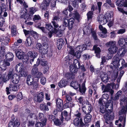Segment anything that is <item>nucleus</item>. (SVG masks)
<instances>
[{"label": "nucleus", "mask_w": 127, "mask_h": 127, "mask_svg": "<svg viewBox=\"0 0 127 127\" xmlns=\"http://www.w3.org/2000/svg\"><path fill=\"white\" fill-rule=\"evenodd\" d=\"M127 111V105L125 106L124 110L123 108L119 112L120 115H123V116H120L119 117V120H116L115 121V124L118 125V123L119 121L121 122L123 121L122 125L121 123H120L119 125V127H125L126 121V114Z\"/></svg>", "instance_id": "39448f33"}, {"label": "nucleus", "mask_w": 127, "mask_h": 127, "mask_svg": "<svg viewBox=\"0 0 127 127\" xmlns=\"http://www.w3.org/2000/svg\"><path fill=\"white\" fill-rule=\"evenodd\" d=\"M56 106L59 108H61L63 106V100L57 98L56 100Z\"/></svg>", "instance_id": "a18cd8bd"}, {"label": "nucleus", "mask_w": 127, "mask_h": 127, "mask_svg": "<svg viewBox=\"0 0 127 127\" xmlns=\"http://www.w3.org/2000/svg\"><path fill=\"white\" fill-rule=\"evenodd\" d=\"M109 97V95L108 94H103L102 97V98H101V99L103 101H104V103L105 104L107 103V102L108 103V102L109 101V103H110V101H111V102L113 104V102L111 100H110V101H109L108 102H107V101H108V99Z\"/></svg>", "instance_id": "79ce46f5"}, {"label": "nucleus", "mask_w": 127, "mask_h": 127, "mask_svg": "<svg viewBox=\"0 0 127 127\" xmlns=\"http://www.w3.org/2000/svg\"><path fill=\"white\" fill-rule=\"evenodd\" d=\"M116 31L117 32V34H122L125 32L126 30L125 28H123L122 29H120Z\"/></svg>", "instance_id": "5fc2aeb1"}, {"label": "nucleus", "mask_w": 127, "mask_h": 127, "mask_svg": "<svg viewBox=\"0 0 127 127\" xmlns=\"http://www.w3.org/2000/svg\"><path fill=\"white\" fill-rule=\"evenodd\" d=\"M68 10L70 12L69 16L70 17L72 16L75 17L77 20H78L80 18L79 14L78 13L77 11H75L73 12V13L71 12L73 10V8L72 7L69 5L68 6Z\"/></svg>", "instance_id": "6ab92c4d"}, {"label": "nucleus", "mask_w": 127, "mask_h": 127, "mask_svg": "<svg viewBox=\"0 0 127 127\" xmlns=\"http://www.w3.org/2000/svg\"><path fill=\"white\" fill-rule=\"evenodd\" d=\"M4 48L2 46L0 48V59H2V57H4L5 55V51Z\"/></svg>", "instance_id": "09e8293b"}, {"label": "nucleus", "mask_w": 127, "mask_h": 127, "mask_svg": "<svg viewBox=\"0 0 127 127\" xmlns=\"http://www.w3.org/2000/svg\"><path fill=\"white\" fill-rule=\"evenodd\" d=\"M62 118H61V120L62 122H63V120L64 118V117H63V116L64 117L65 120L66 121H68L70 118V115H68L67 112L65 111H64L63 112V113H62Z\"/></svg>", "instance_id": "e433bc0d"}, {"label": "nucleus", "mask_w": 127, "mask_h": 127, "mask_svg": "<svg viewBox=\"0 0 127 127\" xmlns=\"http://www.w3.org/2000/svg\"><path fill=\"white\" fill-rule=\"evenodd\" d=\"M81 6V10L83 12L85 11L87 9V6L85 2L82 3L80 5Z\"/></svg>", "instance_id": "864d4df0"}, {"label": "nucleus", "mask_w": 127, "mask_h": 127, "mask_svg": "<svg viewBox=\"0 0 127 127\" xmlns=\"http://www.w3.org/2000/svg\"><path fill=\"white\" fill-rule=\"evenodd\" d=\"M60 11L58 10L56 11L54 13L51 23H52L54 27L56 28H58L59 26L57 23L56 21H59L60 19Z\"/></svg>", "instance_id": "9b49d317"}, {"label": "nucleus", "mask_w": 127, "mask_h": 127, "mask_svg": "<svg viewBox=\"0 0 127 127\" xmlns=\"http://www.w3.org/2000/svg\"><path fill=\"white\" fill-rule=\"evenodd\" d=\"M93 49L95 50V53L96 54V57L98 58H100V53L101 52L100 48L99 47H97L96 45H94Z\"/></svg>", "instance_id": "4c0bfd02"}, {"label": "nucleus", "mask_w": 127, "mask_h": 127, "mask_svg": "<svg viewBox=\"0 0 127 127\" xmlns=\"http://www.w3.org/2000/svg\"><path fill=\"white\" fill-rule=\"evenodd\" d=\"M26 80L27 83L28 85H31L33 84L34 79L31 77V75H29L27 76Z\"/></svg>", "instance_id": "c03bdc74"}, {"label": "nucleus", "mask_w": 127, "mask_h": 127, "mask_svg": "<svg viewBox=\"0 0 127 127\" xmlns=\"http://www.w3.org/2000/svg\"><path fill=\"white\" fill-rule=\"evenodd\" d=\"M31 39L30 37H28L26 39L25 43L27 46H31Z\"/></svg>", "instance_id": "13d9d810"}, {"label": "nucleus", "mask_w": 127, "mask_h": 127, "mask_svg": "<svg viewBox=\"0 0 127 127\" xmlns=\"http://www.w3.org/2000/svg\"><path fill=\"white\" fill-rule=\"evenodd\" d=\"M13 54L10 52L7 53L5 56H4V57H2V59H4L5 58L7 60H5L4 61H2L1 60L0 61V67L2 70H5L7 66H9L10 65V63L8 61H12L13 60Z\"/></svg>", "instance_id": "7ed1b4c3"}, {"label": "nucleus", "mask_w": 127, "mask_h": 127, "mask_svg": "<svg viewBox=\"0 0 127 127\" xmlns=\"http://www.w3.org/2000/svg\"><path fill=\"white\" fill-rule=\"evenodd\" d=\"M32 36L35 39H37L39 37V34L36 32L32 31L31 32Z\"/></svg>", "instance_id": "bf43d9fd"}, {"label": "nucleus", "mask_w": 127, "mask_h": 127, "mask_svg": "<svg viewBox=\"0 0 127 127\" xmlns=\"http://www.w3.org/2000/svg\"><path fill=\"white\" fill-rule=\"evenodd\" d=\"M26 110L27 112L29 114L28 117V119L31 118L32 119H35L36 121L39 119L42 123H44V125H46L47 119L44 116V114L43 113H39L38 116L37 117L36 116L33 110H30L28 109H27Z\"/></svg>", "instance_id": "f03ea898"}, {"label": "nucleus", "mask_w": 127, "mask_h": 127, "mask_svg": "<svg viewBox=\"0 0 127 127\" xmlns=\"http://www.w3.org/2000/svg\"><path fill=\"white\" fill-rule=\"evenodd\" d=\"M19 81V76L16 73H14V77L11 79V83L13 84H17Z\"/></svg>", "instance_id": "c85d7f7f"}, {"label": "nucleus", "mask_w": 127, "mask_h": 127, "mask_svg": "<svg viewBox=\"0 0 127 127\" xmlns=\"http://www.w3.org/2000/svg\"><path fill=\"white\" fill-rule=\"evenodd\" d=\"M114 117V114L112 113L111 115H110L108 114L104 116V118L105 119V124L106 125H108V127H114L112 123V120Z\"/></svg>", "instance_id": "f8f14e48"}, {"label": "nucleus", "mask_w": 127, "mask_h": 127, "mask_svg": "<svg viewBox=\"0 0 127 127\" xmlns=\"http://www.w3.org/2000/svg\"><path fill=\"white\" fill-rule=\"evenodd\" d=\"M82 108L83 112L85 114H90L93 109L92 106L89 102L88 103L82 107Z\"/></svg>", "instance_id": "aec40b11"}, {"label": "nucleus", "mask_w": 127, "mask_h": 127, "mask_svg": "<svg viewBox=\"0 0 127 127\" xmlns=\"http://www.w3.org/2000/svg\"><path fill=\"white\" fill-rule=\"evenodd\" d=\"M116 32V30L110 32V37L111 38H114L116 37V35L117 34V33Z\"/></svg>", "instance_id": "338daca9"}, {"label": "nucleus", "mask_w": 127, "mask_h": 127, "mask_svg": "<svg viewBox=\"0 0 127 127\" xmlns=\"http://www.w3.org/2000/svg\"><path fill=\"white\" fill-rule=\"evenodd\" d=\"M44 48L41 49V50L39 51L40 53L41 54V55H44L47 54L48 53V44L46 43H44L43 45Z\"/></svg>", "instance_id": "bb28decb"}, {"label": "nucleus", "mask_w": 127, "mask_h": 127, "mask_svg": "<svg viewBox=\"0 0 127 127\" xmlns=\"http://www.w3.org/2000/svg\"><path fill=\"white\" fill-rule=\"evenodd\" d=\"M66 77L64 76V77L59 82L58 86L60 88L65 87L67 85V82L69 81Z\"/></svg>", "instance_id": "a878e982"}, {"label": "nucleus", "mask_w": 127, "mask_h": 127, "mask_svg": "<svg viewBox=\"0 0 127 127\" xmlns=\"http://www.w3.org/2000/svg\"><path fill=\"white\" fill-rule=\"evenodd\" d=\"M106 45L107 47H110L108 49V51L110 54H112L115 53L118 50V48L116 45V42L114 41H111L107 42L106 44ZM112 57V55H111L110 58Z\"/></svg>", "instance_id": "6e6552de"}, {"label": "nucleus", "mask_w": 127, "mask_h": 127, "mask_svg": "<svg viewBox=\"0 0 127 127\" xmlns=\"http://www.w3.org/2000/svg\"><path fill=\"white\" fill-rule=\"evenodd\" d=\"M32 74L33 75L34 78H37V81H38L39 78H41L43 76V74L40 72L38 71L37 68L33 67L32 70Z\"/></svg>", "instance_id": "dca6fc26"}, {"label": "nucleus", "mask_w": 127, "mask_h": 127, "mask_svg": "<svg viewBox=\"0 0 127 127\" xmlns=\"http://www.w3.org/2000/svg\"><path fill=\"white\" fill-rule=\"evenodd\" d=\"M9 87H7L6 88V91L7 94L8 95L10 94V91H16L19 88V85L17 84H12V83H11L9 85Z\"/></svg>", "instance_id": "f3484780"}, {"label": "nucleus", "mask_w": 127, "mask_h": 127, "mask_svg": "<svg viewBox=\"0 0 127 127\" xmlns=\"http://www.w3.org/2000/svg\"><path fill=\"white\" fill-rule=\"evenodd\" d=\"M45 26L46 29L49 31H53V27L50 23H46Z\"/></svg>", "instance_id": "8fccbe9b"}, {"label": "nucleus", "mask_w": 127, "mask_h": 127, "mask_svg": "<svg viewBox=\"0 0 127 127\" xmlns=\"http://www.w3.org/2000/svg\"><path fill=\"white\" fill-rule=\"evenodd\" d=\"M116 5L119 7L124 6L127 7V2L124 0H116Z\"/></svg>", "instance_id": "72a5a7b5"}, {"label": "nucleus", "mask_w": 127, "mask_h": 127, "mask_svg": "<svg viewBox=\"0 0 127 127\" xmlns=\"http://www.w3.org/2000/svg\"><path fill=\"white\" fill-rule=\"evenodd\" d=\"M44 123H42L40 122H37L36 123L35 125V127H43L45 125H44Z\"/></svg>", "instance_id": "774afa93"}, {"label": "nucleus", "mask_w": 127, "mask_h": 127, "mask_svg": "<svg viewBox=\"0 0 127 127\" xmlns=\"http://www.w3.org/2000/svg\"><path fill=\"white\" fill-rule=\"evenodd\" d=\"M53 121L54 124L56 126H59L61 124V122L58 119H54Z\"/></svg>", "instance_id": "e2e57ef3"}, {"label": "nucleus", "mask_w": 127, "mask_h": 127, "mask_svg": "<svg viewBox=\"0 0 127 127\" xmlns=\"http://www.w3.org/2000/svg\"><path fill=\"white\" fill-rule=\"evenodd\" d=\"M72 73H66L65 74V77H66L67 80H69L70 79H74L75 77V75L72 72Z\"/></svg>", "instance_id": "a19ab883"}, {"label": "nucleus", "mask_w": 127, "mask_h": 127, "mask_svg": "<svg viewBox=\"0 0 127 127\" xmlns=\"http://www.w3.org/2000/svg\"><path fill=\"white\" fill-rule=\"evenodd\" d=\"M91 44V43H90L88 42L87 45L85 44H83L82 46H78L75 49L74 52H75L76 51L82 52L86 49Z\"/></svg>", "instance_id": "412c9836"}, {"label": "nucleus", "mask_w": 127, "mask_h": 127, "mask_svg": "<svg viewBox=\"0 0 127 127\" xmlns=\"http://www.w3.org/2000/svg\"><path fill=\"white\" fill-rule=\"evenodd\" d=\"M120 59L117 55H115L113 59L112 64L114 67L117 69L118 67L120 65L119 62Z\"/></svg>", "instance_id": "5701e85b"}, {"label": "nucleus", "mask_w": 127, "mask_h": 127, "mask_svg": "<svg viewBox=\"0 0 127 127\" xmlns=\"http://www.w3.org/2000/svg\"><path fill=\"white\" fill-rule=\"evenodd\" d=\"M119 45L122 48L127 47V38H120L118 41Z\"/></svg>", "instance_id": "4be33fe9"}, {"label": "nucleus", "mask_w": 127, "mask_h": 127, "mask_svg": "<svg viewBox=\"0 0 127 127\" xmlns=\"http://www.w3.org/2000/svg\"><path fill=\"white\" fill-rule=\"evenodd\" d=\"M93 15V12L92 11H89L87 14L88 20L89 21V22H90L91 21Z\"/></svg>", "instance_id": "603ef678"}, {"label": "nucleus", "mask_w": 127, "mask_h": 127, "mask_svg": "<svg viewBox=\"0 0 127 127\" xmlns=\"http://www.w3.org/2000/svg\"><path fill=\"white\" fill-rule=\"evenodd\" d=\"M110 103H109V101L107 103L104 104V105L103 104H101L100 106V112L102 113H104L106 112L104 116L107 114L110 115H111L112 113V112L113 108V105L111 101H110Z\"/></svg>", "instance_id": "20e7f679"}, {"label": "nucleus", "mask_w": 127, "mask_h": 127, "mask_svg": "<svg viewBox=\"0 0 127 127\" xmlns=\"http://www.w3.org/2000/svg\"><path fill=\"white\" fill-rule=\"evenodd\" d=\"M74 22L73 18H70L69 19L67 18H64V19L63 25L65 27L68 26L69 29L70 30L72 28Z\"/></svg>", "instance_id": "4468645a"}, {"label": "nucleus", "mask_w": 127, "mask_h": 127, "mask_svg": "<svg viewBox=\"0 0 127 127\" xmlns=\"http://www.w3.org/2000/svg\"><path fill=\"white\" fill-rule=\"evenodd\" d=\"M48 6H46L45 3L42 2L41 4L40 8L42 10H47V8Z\"/></svg>", "instance_id": "680f3d73"}, {"label": "nucleus", "mask_w": 127, "mask_h": 127, "mask_svg": "<svg viewBox=\"0 0 127 127\" xmlns=\"http://www.w3.org/2000/svg\"><path fill=\"white\" fill-rule=\"evenodd\" d=\"M86 114L84 119V122L86 123H89L90 122L92 118V115L90 114Z\"/></svg>", "instance_id": "37998d69"}, {"label": "nucleus", "mask_w": 127, "mask_h": 127, "mask_svg": "<svg viewBox=\"0 0 127 127\" xmlns=\"http://www.w3.org/2000/svg\"><path fill=\"white\" fill-rule=\"evenodd\" d=\"M20 125V123L18 120H16L15 121L13 122L10 121L8 124L9 127H16L19 126Z\"/></svg>", "instance_id": "c9c22d12"}, {"label": "nucleus", "mask_w": 127, "mask_h": 127, "mask_svg": "<svg viewBox=\"0 0 127 127\" xmlns=\"http://www.w3.org/2000/svg\"><path fill=\"white\" fill-rule=\"evenodd\" d=\"M20 73V77H25L27 76V71L25 69H23L22 71H21Z\"/></svg>", "instance_id": "052dcab7"}, {"label": "nucleus", "mask_w": 127, "mask_h": 127, "mask_svg": "<svg viewBox=\"0 0 127 127\" xmlns=\"http://www.w3.org/2000/svg\"><path fill=\"white\" fill-rule=\"evenodd\" d=\"M2 42L4 44L6 45L10 41V40L9 38L7 36H3L2 37Z\"/></svg>", "instance_id": "49530a36"}, {"label": "nucleus", "mask_w": 127, "mask_h": 127, "mask_svg": "<svg viewBox=\"0 0 127 127\" xmlns=\"http://www.w3.org/2000/svg\"><path fill=\"white\" fill-rule=\"evenodd\" d=\"M16 1L19 2L22 5H23L25 8L28 7V5L24 1L23 2V1L21 0H16Z\"/></svg>", "instance_id": "6e6d98bb"}, {"label": "nucleus", "mask_w": 127, "mask_h": 127, "mask_svg": "<svg viewBox=\"0 0 127 127\" xmlns=\"http://www.w3.org/2000/svg\"><path fill=\"white\" fill-rule=\"evenodd\" d=\"M6 0V3L7 4L8 2L9 3V10L10 11L11 10H12V5H13V4L12 3V0Z\"/></svg>", "instance_id": "69168bd1"}, {"label": "nucleus", "mask_w": 127, "mask_h": 127, "mask_svg": "<svg viewBox=\"0 0 127 127\" xmlns=\"http://www.w3.org/2000/svg\"><path fill=\"white\" fill-rule=\"evenodd\" d=\"M44 97L43 93V92H40L34 97V101L36 102H40L43 101Z\"/></svg>", "instance_id": "393cba45"}, {"label": "nucleus", "mask_w": 127, "mask_h": 127, "mask_svg": "<svg viewBox=\"0 0 127 127\" xmlns=\"http://www.w3.org/2000/svg\"><path fill=\"white\" fill-rule=\"evenodd\" d=\"M70 86L75 89L79 88V91L82 95L85 94L86 89L85 87V83H84L82 84L81 87L80 84H79L77 82L73 81L70 83Z\"/></svg>", "instance_id": "1a4fd4ad"}, {"label": "nucleus", "mask_w": 127, "mask_h": 127, "mask_svg": "<svg viewBox=\"0 0 127 127\" xmlns=\"http://www.w3.org/2000/svg\"><path fill=\"white\" fill-rule=\"evenodd\" d=\"M27 13V10L26 8H24L22 9L20 11L21 16L24 18H25V16Z\"/></svg>", "instance_id": "de8ad7c7"}, {"label": "nucleus", "mask_w": 127, "mask_h": 127, "mask_svg": "<svg viewBox=\"0 0 127 127\" xmlns=\"http://www.w3.org/2000/svg\"><path fill=\"white\" fill-rule=\"evenodd\" d=\"M45 56L44 55L40 56L37 59L36 64H34V67L37 66L39 64H40L42 66H45L47 64V62L45 59Z\"/></svg>", "instance_id": "a211bd4d"}, {"label": "nucleus", "mask_w": 127, "mask_h": 127, "mask_svg": "<svg viewBox=\"0 0 127 127\" xmlns=\"http://www.w3.org/2000/svg\"><path fill=\"white\" fill-rule=\"evenodd\" d=\"M126 104L124 106H122V109H123L124 110L125 109V106L127 105V99H124V100H121L120 101V104L121 105H123V104Z\"/></svg>", "instance_id": "4d7b16f0"}, {"label": "nucleus", "mask_w": 127, "mask_h": 127, "mask_svg": "<svg viewBox=\"0 0 127 127\" xmlns=\"http://www.w3.org/2000/svg\"><path fill=\"white\" fill-rule=\"evenodd\" d=\"M78 100L79 103L82 104L81 107L84 106L89 102L86 98L81 96L78 99Z\"/></svg>", "instance_id": "473e14b6"}, {"label": "nucleus", "mask_w": 127, "mask_h": 127, "mask_svg": "<svg viewBox=\"0 0 127 127\" xmlns=\"http://www.w3.org/2000/svg\"><path fill=\"white\" fill-rule=\"evenodd\" d=\"M113 13L111 11H108L104 16L108 22L113 19Z\"/></svg>", "instance_id": "c756f323"}, {"label": "nucleus", "mask_w": 127, "mask_h": 127, "mask_svg": "<svg viewBox=\"0 0 127 127\" xmlns=\"http://www.w3.org/2000/svg\"><path fill=\"white\" fill-rule=\"evenodd\" d=\"M15 68L17 72H20L24 69L23 65L22 63H19L16 65Z\"/></svg>", "instance_id": "58836bf2"}, {"label": "nucleus", "mask_w": 127, "mask_h": 127, "mask_svg": "<svg viewBox=\"0 0 127 127\" xmlns=\"http://www.w3.org/2000/svg\"><path fill=\"white\" fill-rule=\"evenodd\" d=\"M67 50L70 54L65 58V61H70L72 62V60H71L74 56H76L77 59H78L81 56V52H76L75 54L73 48L71 46H68Z\"/></svg>", "instance_id": "0eeeda50"}, {"label": "nucleus", "mask_w": 127, "mask_h": 127, "mask_svg": "<svg viewBox=\"0 0 127 127\" xmlns=\"http://www.w3.org/2000/svg\"><path fill=\"white\" fill-rule=\"evenodd\" d=\"M127 51V50L126 49L121 48L118 50L117 54L119 55L120 57H122L124 56Z\"/></svg>", "instance_id": "2f4dec72"}, {"label": "nucleus", "mask_w": 127, "mask_h": 127, "mask_svg": "<svg viewBox=\"0 0 127 127\" xmlns=\"http://www.w3.org/2000/svg\"><path fill=\"white\" fill-rule=\"evenodd\" d=\"M68 64L70 65L69 66L70 71L71 72L76 73L78 69L80 68V64L78 61L76 59L74 60L73 62V65H70V63H72L70 61V63L69 61H66Z\"/></svg>", "instance_id": "9d476101"}, {"label": "nucleus", "mask_w": 127, "mask_h": 127, "mask_svg": "<svg viewBox=\"0 0 127 127\" xmlns=\"http://www.w3.org/2000/svg\"><path fill=\"white\" fill-rule=\"evenodd\" d=\"M97 21L101 25L99 26V28L101 32H98L99 36L102 37H105L107 36V31L106 29L103 27L102 25L105 24L108 22L104 15L100 14L97 17Z\"/></svg>", "instance_id": "f257e3e1"}, {"label": "nucleus", "mask_w": 127, "mask_h": 127, "mask_svg": "<svg viewBox=\"0 0 127 127\" xmlns=\"http://www.w3.org/2000/svg\"><path fill=\"white\" fill-rule=\"evenodd\" d=\"M81 114L78 113L75 116L76 118L74 120V124L78 127H82L83 126V123L81 117Z\"/></svg>", "instance_id": "2eb2a0df"}, {"label": "nucleus", "mask_w": 127, "mask_h": 127, "mask_svg": "<svg viewBox=\"0 0 127 127\" xmlns=\"http://www.w3.org/2000/svg\"><path fill=\"white\" fill-rule=\"evenodd\" d=\"M15 53L17 57L19 59H23L24 56V53L23 52L22 50L20 49L17 50L15 51Z\"/></svg>", "instance_id": "cd10ccee"}, {"label": "nucleus", "mask_w": 127, "mask_h": 127, "mask_svg": "<svg viewBox=\"0 0 127 127\" xmlns=\"http://www.w3.org/2000/svg\"><path fill=\"white\" fill-rule=\"evenodd\" d=\"M84 33L85 34H88L91 32V28L88 26H86L83 29Z\"/></svg>", "instance_id": "3c124183"}, {"label": "nucleus", "mask_w": 127, "mask_h": 127, "mask_svg": "<svg viewBox=\"0 0 127 127\" xmlns=\"http://www.w3.org/2000/svg\"><path fill=\"white\" fill-rule=\"evenodd\" d=\"M41 19V18L38 15H34L33 17V20L36 22L37 21H39Z\"/></svg>", "instance_id": "0e129e2a"}, {"label": "nucleus", "mask_w": 127, "mask_h": 127, "mask_svg": "<svg viewBox=\"0 0 127 127\" xmlns=\"http://www.w3.org/2000/svg\"><path fill=\"white\" fill-rule=\"evenodd\" d=\"M36 11V9L35 7H32L30 8L28 14L29 17L27 18V19L29 20H30L33 14Z\"/></svg>", "instance_id": "f704fd0d"}, {"label": "nucleus", "mask_w": 127, "mask_h": 127, "mask_svg": "<svg viewBox=\"0 0 127 127\" xmlns=\"http://www.w3.org/2000/svg\"><path fill=\"white\" fill-rule=\"evenodd\" d=\"M118 71L116 69L113 72V75H112L111 78L109 79L107 74L104 73L103 72H100V75L101 79L104 82L106 83L108 82V80H110V81H114L118 75ZM109 81L110 80H109Z\"/></svg>", "instance_id": "423d86ee"}, {"label": "nucleus", "mask_w": 127, "mask_h": 127, "mask_svg": "<svg viewBox=\"0 0 127 127\" xmlns=\"http://www.w3.org/2000/svg\"><path fill=\"white\" fill-rule=\"evenodd\" d=\"M13 71V70L12 69H11L9 71L7 76L6 75L3 76V81L4 82H5L9 79H11L14 77V74Z\"/></svg>", "instance_id": "b1692460"}, {"label": "nucleus", "mask_w": 127, "mask_h": 127, "mask_svg": "<svg viewBox=\"0 0 127 127\" xmlns=\"http://www.w3.org/2000/svg\"><path fill=\"white\" fill-rule=\"evenodd\" d=\"M37 54L36 52L29 51L27 55H25L24 57L23 61L24 63H27L29 61V58H35L37 56Z\"/></svg>", "instance_id": "ddd939ff"}, {"label": "nucleus", "mask_w": 127, "mask_h": 127, "mask_svg": "<svg viewBox=\"0 0 127 127\" xmlns=\"http://www.w3.org/2000/svg\"><path fill=\"white\" fill-rule=\"evenodd\" d=\"M61 27V26L59 27L58 30L56 28H54L53 30V32L55 33L57 36L59 37H61L63 35V30L60 29Z\"/></svg>", "instance_id": "7c9ffc66"}, {"label": "nucleus", "mask_w": 127, "mask_h": 127, "mask_svg": "<svg viewBox=\"0 0 127 127\" xmlns=\"http://www.w3.org/2000/svg\"><path fill=\"white\" fill-rule=\"evenodd\" d=\"M64 40L61 38L58 39L57 41V47L58 49H60L63 45L64 44Z\"/></svg>", "instance_id": "ea45409f"}]
</instances>
